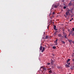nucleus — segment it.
Here are the masks:
<instances>
[{
	"label": "nucleus",
	"mask_w": 74,
	"mask_h": 74,
	"mask_svg": "<svg viewBox=\"0 0 74 74\" xmlns=\"http://www.w3.org/2000/svg\"><path fill=\"white\" fill-rule=\"evenodd\" d=\"M40 71H41L42 73H43V72H44L43 66H42L41 67V68H40Z\"/></svg>",
	"instance_id": "f257e3e1"
},
{
	"label": "nucleus",
	"mask_w": 74,
	"mask_h": 74,
	"mask_svg": "<svg viewBox=\"0 0 74 74\" xmlns=\"http://www.w3.org/2000/svg\"><path fill=\"white\" fill-rule=\"evenodd\" d=\"M65 66L66 68H68V67H70V66L67 64H66L65 65Z\"/></svg>",
	"instance_id": "f03ea898"
},
{
	"label": "nucleus",
	"mask_w": 74,
	"mask_h": 74,
	"mask_svg": "<svg viewBox=\"0 0 74 74\" xmlns=\"http://www.w3.org/2000/svg\"><path fill=\"white\" fill-rule=\"evenodd\" d=\"M66 15H69V14H70V13L69 12H66Z\"/></svg>",
	"instance_id": "7ed1b4c3"
},
{
	"label": "nucleus",
	"mask_w": 74,
	"mask_h": 74,
	"mask_svg": "<svg viewBox=\"0 0 74 74\" xmlns=\"http://www.w3.org/2000/svg\"><path fill=\"white\" fill-rule=\"evenodd\" d=\"M64 37L65 38H66V39H67V35L66 34L65 35H64Z\"/></svg>",
	"instance_id": "20e7f679"
},
{
	"label": "nucleus",
	"mask_w": 74,
	"mask_h": 74,
	"mask_svg": "<svg viewBox=\"0 0 74 74\" xmlns=\"http://www.w3.org/2000/svg\"><path fill=\"white\" fill-rule=\"evenodd\" d=\"M58 37H61L62 36V34H58Z\"/></svg>",
	"instance_id": "39448f33"
},
{
	"label": "nucleus",
	"mask_w": 74,
	"mask_h": 74,
	"mask_svg": "<svg viewBox=\"0 0 74 74\" xmlns=\"http://www.w3.org/2000/svg\"><path fill=\"white\" fill-rule=\"evenodd\" d=\"M72 3H71V2H70V3L68 5H69V6H70L71 5H72Z\"/></svg>",
	"instance_id": "423d86ee"
},
{
	"label": "nucleus",
	"mask_w": 74,
	"mask_h": 74,
	"mask_svg": "<svg viewBox=\"0 0 74 74\" xmlns=\"http://www.w3.org/2000/svg\"><path fill=\"white\" fill-rule=\"evenodd\" d=\"M47 70V69L43 67V71H44V72H45V71Z\"/></svg>",
	"instance_id": "0eeeda50"
},
{
	"label": "nucleus",
	"mask_w": 74,
	"mask_h": 74,
	"mask_svg": "<svg viewBox=\"0 0 74 74\" xmlns=\"http://www.w3.org/2000/svg\"><path fill=\"white\" fill-rule=\"evenodd\" d=\"M42 46H41L40 47V51H41V50H42Z\"/></svg>",
	"instance_id": "6e6552de"
},
{
	"label": "nucleus",
	"mask_w": 74,
	"mask_h": 74,
	"mask_svg": "<svg viewBox=\"0 0 74 74\" xmlns=\"http://www.w3.org/2000/svg\"><path fill=\"white\" fill-rule=\"evenodd\" d=\"M45 50V47H43V49L42 50V52H43Z\"/></svg>",
	"instance_id": "1a4fd4ad"
},
{
	"label": "nucleus",
	"mask_w": 74,
	"mask_h": 74,
	"mask_svg": "<svg viewBox=\"0 0 74 74\" xmlns=\"http://www.w3.org/2000/svg\"><path fill=\"white\" fill-rule=\"evenodd\" d=\"M53 63H54V61L53 60H51V63L52 65L53 64Z\"/></svg>",
	"instance_id": "9d476101"
},
{
	"label": "nucleus",
	"mask_w": 74,
	"mask_h": 74,
	"mask_svg": "<svg viewBox=\"0 0 74 74\" xmlns=\"http://www.w3.org/2000/svg\"><path fill=\"white\" fill-rule=\"evenodd\" d=\"M69 41L70 42V44H71V42H72L73 41L71 40H69Z\"/></svg>",
	"instance_id": "9b49d317"
},
{
	"label": "nucleus",
	"mask_w": 74,
	"mask_h": 74,
	"mask_svg": "<svg viewBox=\"0 0 74 74\" xmlns=\"http://www.w3.org/2000/svg\"><path fill=\"white\" fill-rule=\"evenodd\" d=\"M49 37V36H46L45 38V39H48V38Z\"/></svg>",
	"instance_id": "f8f14e48"
},
{
	"label": "nucleus",
	"mask_w": 74,
	"mask_h": 74,
	"mask_svg": "<svg viewBox=\"0 0 74 74\" xmlns=\"http://www.w3.org/2000/svg\"><path fill=\"white\" fill-rule=\"evenodd\" d=\"M58 5H54L55 8H58Z\"/></svg>",
	"instance_id": "ddd939ff"
},
{
	"label": "nucleus",
	"mask_w": 74,
	"mask_h": 74,
	"mask_svg": "<svg viewBox=\"0 0 74 74\" xmlns=\"http://www.w3.org/2000/svg\"><path fill=\"white\" fill-rule=\"evenodd\" d=\"M55 43H58V39H56L55 41Z\"/></svg>",
	"instance_id": "4468645a"
},
{
	"label": "nucleus",
	"mask_w": 74,
	"mask_h": 74,
	"mask_svg": "<svg viewBox=\"0 0 74 74\" xmlns=\"http://www.w3.org/2000/svg\"><path fill=\"white\" fill-rule=\"evenodd\" d=\"M56 25H54V30H55V29H56Z\"/></svg>",
	"instance_id": "2eb2a0df"
},
{
	"label": "nucleus",
	"mask_w": 74,
	"mask_h": 74,
	"mask_svg": "<svg viewBox=\"0 0 74 74\" xmlns=\"http://www.w3.org/2000/svg\"><path fill=\"white\" fill-rule=\"evenodd\" d=\"M69 61H70V59H69L67 61V62H69Z\"/></svg>",
	"instance_id": "dca6fc26"
},
{
	"label": "nucleus",
	"mask_w": 74,
	"mask_h": 74,
	"mask_svg": "<svg viewBox=\"0 0 74 74\" xmlns=\"http://www.w3.org/2000/svg\"><path fill=\"white\" fill-rule=\"evenodd\" d=\"M70 69L71 70H73L74 69V67H72Z\"/></svg>",
	"instance_id": "f3484780"
},
{
	"label": "nucleus",
	"mask_w": 74,
	"mask_h": 74,
	"mask_svg": "<svg viewBox=\"0 0 74 74\" xmlns=\"http://www.w3.org/2000/svg\"><path fill=\"white\" fill-rule=\"evenodd\" d=\"M57 67L58 69H60V66H57Z\"/></svg>",
	"instance_id": "a211bd4d"
},
{
	"label": "nucleus",
	"mask_w": 74,
	"mask_h": 74,
	"mask_svg": "<svg viewBox=\"0 0 74 74\" xmlns=\"http://www.w3.org/2000/svg\"><path fill=\"white\" fill-rule=\"evenodd\" d=\"M53 49H56V47H55V46H53Z\"/></svg>",
	"instance_id": "6ab92c4d"
},
{
	"label": "nucleus",
	"mask_w": 74,
	"mask_h": 74,
	"mask_svg": "<svg viewBox=\"0 0 74 74\" xmlns=\"http://www.w3.org/2000/svg\"><path fill=\"white\" fill-rule=\"evenodd\" d=\"M71 12L73 13V9H71L70 10Z\"/></svg>",
	"instance_id": "aec40b11"
},
{
	"label": "nucleus",
	"mask_w": 74,
	"mask_h": 74,
	"mask_svg": "<svg viewBox=\"0 0 74 74\" xmlns=\"http://www.w3.org/2000/svg\"><path fill=\"white\" fill-rule=\"evenodd\" d=\"M63 35H65L66 34H65V33H64V31H63Z\"/></svg>",
	"instance_id": "412c9836"
},
{
	"label": "nucleus",
	"mask_w": 74,
	"mask_h": 74,
	"mask_svg": "<svg viewBox=\"0 0 74 74\" xmlns=\"http://www.w3.org/2000/svg\"><path fill=\"white\" fill-rule=\"evenodd\" d=\"M49 73H52V71L51 70L49 71Z\"/></svg>",
	"instance_id": "4be33fe9"
},
{
	"label": "nucleus",
	"mask_w": 74,
	"mask_h": 74,
	"mask_svg": "<svg viewBox=\"0 0 74 74\" xmlns=\"http://www.w3.org/2000/svg\"><path fill=\"white\" fill-rule=\"evenodd\" d=\"M63 8L64 9H66V6H64Z\"/></svg>",
	"instance_id": "5701e85b"
},
{
	"label": "nucleus",
	"mask_w": 74,
	"mask_h": 74,
	"mask_svg": "<svg viewBox=\"0 0 74 74\" xmlns=\"http://www.w3.org/2000/svg\"><path fill=\"white\" fill-rule=\"evenodd\" d=\"M70 12V10H69L67 11V12Z\"/></svg>",
	"instance_id": "b1692460"
},
{
	"label": "nucleus",
	"mask_w": 74,
	"mask_h": 74,
	"mask_svg": "<svg viewBox=\"0 0 74 74\" xmlns=\"http://www.w3.org/2000/svg\"><path fill=\"white\" fill-rule=\"evenodd\" d=\"M72 29H73L72 31H74V28H72Z\"/></svg>",
	"instance_id": "393cba45"
},
{
	"label": "nucleus",
	"mask_w": 74,
	"mask_h": 74,
	"mask_svg": "<svg viewBox=\"0 0 74 74\" xmlns=\"http://www.w3.org/2000/svg\"><path fill=\"white\" fill-rule=\"evenodd\" d=\"M49 27V25H48L47 27V28L48 29V30H49V28H48V27Z\"/></svg>",
	"instance_id": "a878e982"
},
{
	"label": "nucleus",
	"mask_w": 74,
	"mask_h": 74,
	"mask_svg": "<svg viewBox=\"0 0 74 74\" xmlns=\"http://www.w3.org/2000/svg\"><path fill=\"white\" fill-rule=\"evenodd\" d=\"M55 14V12H53L52 13V14H53H53Z\"/></svg>",
	"instance_id": "bb28decb"
},
{
	"label": "nucleus",
	"mask_w": 74,
	"mask_h": 74,
	"mask_svg": "<svg viewBox=\"0 0 74 74\" xmlns=\"http://www.w3.org/2000/svg\"><path fill=\"white\" fill-rule=\"evenodd\" d=\"M62 43H63V44H64V43H65V42H64V41H62Z\"/></svg>",
	"instance_id": "cd10ccee"
},
{
	"label": "nucleus",
	"mask_w": 74,
	"mask_h": 74,
	"mask_svg": "<svg viewBox=\"0 0 74 74\" xmlns=\"http://www.w3.org/2000/svg\"><path fill=\"white\" fill-rule=\"evenodd\" d=\"M47 64L48 65H49L50 64V63H48Z\"/></svg>",
	"instance_id": "c85d7f7f"
},
{
	"label": "nucleus",
	"mask_w": 74,
	"mask_h": 74,
	"mask_svg": "<svg viewBox=\"0 0 74 74\" xmlns=\"http://www.w3.org/2000/svg\"><path fill=\"white\" fill-rule=\"evenodd\" d=\"M73 33V31H71V32H70V33Z\"/></svg>",
	"instance_id": "c756f323"
},
{
	"label": "nucleus",
	"mask_w": 74,
	"mask_h": 74,
	"mask_svg": "<svg viewBox=\"0 0 74 74\" xmlns=\"http://www.w3.org/2000/svg\"><path fill=\"white\" fill-rule=\"evenodd\" d=\"M54 34L55 35L56 34V32L54 33Z\"/></svg>",
	"instance_id": "7c9ffc66"
},
{
	"label": "nucleus",
	"mask_w": 74,
	"mask_h": 74,
	"mask_svg": "<svg viewBox=\"0 0 74 74\" xmlns=\"http://www.w3.org/2000/svg\"><path fill=\"white\" fill-rule=\"evenodd\" d=\"M72 60L73 61V62H74V59H73Z\"/></svg>",
	"instance_id": "2f4dec72"
},
{
	"label": "nucleus",
	"mask_w": 74,
	"mask_h": 74,
	"mask_svg": "<svg viewBox=\"0 0 74 74\" xmlns=\"http://www.w3.org/2000/svg\"><path fill=\"white\" fill-rule=\"evenodd\" d=\"M72 42H73V44H74V41H72Z\"/></svg>",
	"instance_id": "473e14b6"
},
{
	"label": "nucleus",
	"mask_w": 74,
	"mask_h": 74,
	"mask_svg": "<svg viewBox=\"0 0 74 74\" xmlns=\"http://www.w3.org/2000/svg\"><path fill=\"white\" fill-rule=\"evenodd\" d=\"M73 36L74 35V33H73V34H72Z\"/></svg>",
	"instance_id": "72a5a7b5"
},
{
	"label": "nucleus",
	"mask_w": 74,
	"mask_h": 74,
	"mask_svg": "<svg viewBox=\"0 0 74 74\" xmlns=\"http://www.w3.org/2000/svg\"><path fill=\"white\" fill-rule=\"evenodd\" d=\"M71 21H72V20L71 19L70 20V22H71Z\"/></svg>",
	"instance_id": "f704fd0d"
},
{
	"label": "nucleus",
	"mask_w": 74,
	"mask_h": 74,
	"mask_svg": "<svg viewBox=\"0 0 74 74\" xmlns=\"http://www.w3.org/2000/svg\"><path fill=\"white\" fill-rule=\"evenodd\" d=\"M65 17H66H66H67V16H65Z\"/></svg>",
	"instance_id": "c9c22d12"
},
{
	"label": "nucleus",
	"mask_w": 74,
	"mask_h": 74,
	"mask_svg": "<svg viewBox=\"0 0 74 74\" xmlns=\"http://www.w3.org/2000/svg\"><path fill=\"white\" fill-rule=\"evenodd\" d=\"M53 74H56V73H53Z\"/></svg>",
	"instance_id": "e433bc0d"
},
{
	"label": "nucleus",
	"mask_w": 74,
	"mask_h": 74,
	"mask_svg": "<svg viewBox=\"0 0 74 74\" xmlns=\"http://www.w3.org/2000/svg\"><path fill=\"white\" fill-rule=\"evenodd\" d=\"M58 43H56V45H58Z\"/></svg>",
	"instance_id": "4c0bfd02"
},
{
	"label": "nucleus",
	"mask_w": 74,
	"mask_h": 74,
	"mask_svg": "<svg viewBox=\"0 0 74 74\" xmlns=\"http://www.w3.org/2000/svg\"><path fill=\"white\" fill-rule=\"evenodd\" d=\"M70 64V63H68V64H69V65Z\"/></svg>",
	"instance_id": "58836bf2"
},
{
	"label": "nucleus",
	"mask_w": 74,
	"mask_h": 74,
	"mask_svg": "<svg viewBox=\"0 0 74 74\" xmlns=\"http://www.w3.org/2000/svg\"><path fill=\"white\" fill-rule=\"evenodd\" d=\"M55 30H57V29H56Z\"/></svg>",
	"instance_id": "ea45409f"
},
{
	"label": "nucleus",
	"mask_w": 74,
	"mask_h": 74,
	"mask_svg": "<svg viewBox=\"0 0 74 74\" xmlns=\"http://www.w3.org/2000/svg\"><path fill=\"white\" fill-rule=\"evenodd\" d=\"M71 19L73 20V18H72V19Z\"/></svg>",
	"instance_id": "a19ab883"
},
{
	"label": "nucleus",
	"mask_w": 74,
	"mask_h": 74,
	"mask_svg": "<svg viewBox=\"0 0 74 74\" xmlns=\"http://www.w3.org/2000/svg\"><path fill=\"white\" fill-rule=\"evenodd\" d=\"M51 22H52V20L51 21Z\"/></svg>",
	"instance_id": "79ce46f5"
},
{
	"label": "nucleus",
	"mask_w": 74,
	"mask_h": 74,
	"mask_svg": "<svg viewBox=\"0 0 74 74\" xmlns=\"http://www.w3.org/2000/svg\"><path fill=\"white\" fill-rule=\"evenodd\" d=\"M67 64H68V62H67Z\"/></svg>",
	"instance_id": "37998d69"
},
{
	"label": "nucleus",
	"mask_w": 74,
	"mask_h": 74,
	"mask_svg": "<svg viewBox=\"0 0 74 74\" xmlns=\"http://www.w3.org/2000/svg\"><path fill=\"white\" fill-rule=\"evenodd\" d=\"M64 16H66L65 15H64Z\"/></svg>",
	"instance_id": "c03bdc74"
},
{
	"label": "nucleus",
	"mask_w": 74,
	"mask_h": 74,
	"mask_svg": "<svg viewBox=\"0 0 74 74\" xmlns=\"http://www.w3.org/2000/svg\"><path fill=\"white\" fill-rule=\"evenodd\" d=\"M73 1H74V0H73Z\"/></svg>",
	"instance_id": "a18cd8bd"
},
{
	"label": "nucleus",
	"mask_w": 74,
	"mask_h": 74,
	"mask_svg": "<svg viewBox=\"0 0 74 74\" xmlns=\"http://www.w3.org/2000/svg\"><path fill=\"white\" fill-rule=\"evenodd\" d=\"M46 45H45V47H46Z\"/></svg>",
	"instance_id": "49530a36"
},
{
	"label": "nucleus",
	"mask_w": 74,
	"mask_h": 74,
	"mask_svg": "<svg viewBox=\"0 0 74 74\" xmlns=\"http://www.w3.org/2000/svg\"><path fill=\"white\" fill-rule=\"evenodd\" d=\"M73 4H74V2H73Z\"/></svg>",
	"instance_id": "de8ad7c7"
},
{
	"label": "nucleus",
	"mask_w": 74,
	"mask_h": 74,
	"mask_svg": "<svg viewBox=\"0 0 74 74\" xmlns=\"http://www.w3.org/2000/svg\"><path fill=\"white\" fill-rule=\"evenodd\" d=\"M54 16H53V17H54Z\"/></svg>",
	"instance_id": "09e8293b"
},
{
	"label": "nucleus",
	"mask_w": 74,
	"mask_h": 74,
	"mask_svg": "<svg viewBox=\"0 0 74 74\" xmlns=\"http://www.w3.org/2000/svg\"><path fill=\"white\" fill-rule=\"evenodd\" d=\"M44 34H45V32H44Z\"/></svg>",
	"instance_id": "8fccbe9b"
}]
</instances>
